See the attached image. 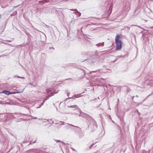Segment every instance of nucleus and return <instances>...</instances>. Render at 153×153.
Listing matches in <instances>:
<instances>
[{
	"instance_id": "3",
	"label": "nucleus",
	"mask_w": 153,
	"mask_h": 153,
	"mask_svg": "<svg viewBox=\"0 0 153 153\" xmlns=\"http://www.w3.org/2000/svg\"><path fill=\"white\" fill-rule=\"evenodd\" d=\"M18 77L22 78H23V77H19V76H18Z\"/></svg>"
},
{
	"instance_id": "2",
	"label": "nucleus",
	"mask_w": 153,
	"mask_h": 153,
	"mask_svg": "<svg viewBox=\"0 0 153 153\" xmlns=\"http://www.w3.org/2000/svg\"><path fill=\"white\" fill-rule=\"evenodd\" d=\"M2 93H4L5 94L9 95L10 94H14L16 93V92H14V93H10L8 91H6V90H4L2 92Z\"/></svg>"
},
{
	"instance_id": "1",
	"label": "nucleus",
	"mask_w": 153,
	"mask_h": 153,
	"mask_svg": "<svg viewBox=\"0 0 153 153\" xmlns=\"http://www.w3.org/2000/svg\"><path fill=\"white\" fill-rule=\"evenodd\" d=\"M115 42L116 44V50H119L121 49L122 47V42L121 40L120 36L117 35L115 38Z\"/></svg>"
}]
</instances>
